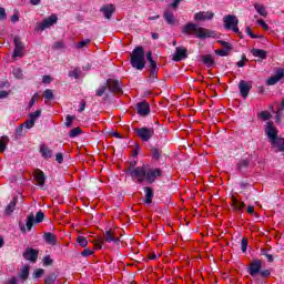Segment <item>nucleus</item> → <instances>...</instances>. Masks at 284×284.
<instances>
[{
  "label": "nucleus",
  "instance_id": "19",
  "mask_svg": "<svg viewBox=\"0 0 284 284\" xmlns=\"http://www.w3.org/2000/svg\"><path fill=\"white\" fill-rule=\"evenodd\" d=\"M136 110L140 116H148V114H150V104L145 101L139 102Z\"/></svg>",
  "mask_w": 284,
  "mask_h": 284
},
{
  "label": "nucleus",
  "instance_id": "35",
  "mask_svg": "<svg viewBox=\"0 0 284 284\" xmlns=\"http://www.w3.org/2000/svg\"><path fill=\"white\" fill-rule=\"evenodd\" d=\"M261 254H262V256H265L267 258L268 263H274V255L273 254H268V250L267 248H262L261 250Z\"/></svg>",
  "mask_w": 284,
  "mask_h": 284
},
{
  "label": "nucleus",
  "instance_id": "52",
  "mask_svg": "<svg viewBox=\"0 0 284 284\" xmlns=\"http://www.w3.org/2000/svg\"><path fill=\"white\" fill-rule=\"evenodd\" d=\"M65 48V43L63 41L54 42L53 50H63Z\"/></svg>",
  "mask_w": 284,
  "mask_h": 284
},
{
  "label": "nucleus",
  "instance_id": "42",
  "mask_svg": "<svg viewBox=\"0 0 284 284\" xmlns=\"http://www.w3.org/2000/svg\"><path fill=\"white\" fill-rule=\"evenodd\" d=\"M75 119L77 116L74 115H67L65 122H64L65 128H72V124L74 123Z\"/></svg>",
  "mask_w": 284,
  "mask_h": 284
},
{
  "label": "nucleus",
  "instance_id": "27",
  "mask_svg": "<svg viewBox=\"0 0 284 284\" xmlns=\"http://www.w3.org/2000/svg\"><path fill=\"white\" fill-rule=\"evenodd\" d=\"M43 239L48 245H57V235L51 232L44 233Z\"/></svg>",
  "mask_w": 284,
  "mask_h": 284
},
{
  "label": "nucleus",
  "instance_id": "37",
  "mask_svg": "<svg viewBox=\"0 0 284 284\" xmlns=\"http://www.w3.org/2000/svg\"><path fill=\"white\" fill-rule=\"evenodd\" d=\"M81 132H83L81 130V128H73L70 132H69V138L70 139H77V136H79V134H81Z\"/></svg>",
  "mask_w": 284,
  "mask_h": 284
},
{
  "label": "nucleus",
  "instance_id": "24",
  "mask_svg": "<svg viewBox=\"0 0 284 284\" xmlns=\"http://www.w3.org/2000/svg\"><path fill=\"white\" fill-rule=\"evenodd\" d=\"M232 206L235 212H243L245 207V202L239 201L236 197H232Z\"/></svg>",
  "mask_w": 284,
  "mask_h": 284
},
{
  "label": "nucleus",
  "instance_id": "59",
  "mask_svg": "<svg viewBox=\"0 0 284 284\" xmlns=\"http://www.w3.org/2000/svg\"><path fill=\"white\" fill-rule=\"evenodd\" d=\"M16 134L18 136H23V124H20L17 129H16Z\"/></svg>",
  "mask_w": 284,
  "mask_h": 284
},
{
  "label": "nucleus",
  "instance_id": "13",
  "mask_svg": "<svg viewBox=\"0 0 284 284\" xmlns=\"http://www.w3.org/2000/svg\"><path fill=\"white\" fill-rule=\"evenodd\" d=\"M34 223V213H30L27 216L26 225L19 223L20 232H22V234H26V232H31Z\"/></svg>",
  "mask_w": 284,
  "mask_h": 284
},
{
  "label": "nucleus",
  "instance_id": "7",
  "mask_svg": "<svg viewBox=\"0 0 284 284\" xmlns=\"http://www.w3.org/2000/svg\"><path fill=\"white\" fill-rule=\"evenodd\" d=\"M134 132L144 143H148L154 136V128L142 126L134 129Z\"/></svg>",
  "mask_w": 284,
  "mask_h": 284
},
{
  "label": "nucleus",
  "instance_id": "57",
  "mask_svg": "<svg viewBox=\"0 0 284 284\" xmlns=\"http://www.w3.org/2000/svg\"><path fill=\"white\" fill-rule=\"evenodd\" d=\"M245 61H247V58L245 57V54L242 55V60H240L236 65L237 68H245Z\"/></svg>",
  "mask_w": 284,
  "mask_h": 284
},
{
  "label": "nucleus",
  "instance_id": "1",
  "mask_svg": "<svg viewBox=\"0 0 284 284\" xmlns=\"http://www.w3.org/2000/svg\"><path fill=\"white\" fill-rule=\"evenodd\" d=\"M247 274L252 276L255 284H264L265 278L272 276V271L263 270V261L253 260L247 267Z\"/></svg>",
  "mask_w": 284,
  "mask_h": 284
},
{
  "label": "nucleus",
  "instance_id": "30",
  "mask_svg": "<svg viewBox=\"0 0 284 284\" xmlns=\"http://www.w3.org/2000/svg\"><path fill=\"white\" fill-rule=\"evenodd\" d=\"M151 156L153 161H159L163 156V151L159 150L158 146H151Z\"/></svg>",
  "mask_w": 284,
  "mask_h": 284
},
{
  "label": "nucleus",
  "instance_id": "41",
  "mask_svg": "<svg viewBox=\"0 0 284 284\" xmlns=\"http://www.w3.org/2000/svg\"><path fill=\"white\" fill-rule=\"evenodd\" d=\"M69 77L72 79H79V77H81V69H79V67L74 68L71 72H69Z\"/></svg>",
  "mask_w": 284,
  "mask_h": 284
},
{
  "label": "nucleus",
  "instance_id": "20",
  "mask_svg": "<svg viewBox=\"0 0 284 284\" xmlns=\"http://www.w3.org/2000/svg\"><path fill=\"white\" fill-rule=\"evenodd\" d=\"M163 19L168 26H174L176 23V18H174V12L172 10L168 9L163 13Z\"/></svg>",
  "mask_w": 284,
  "mask_h": 284
},
{
  "label": "nucleus",
  "instance_id": "49",
  "mask_svg": "<svg viewBox=\"0 0 284 284\" xmlns=\"http://www.w3.org/2000/svg\"><path fill=\"white\" fill-rule=\"evenodd\" d=\"M150 79L156 81L159 79V69H150Z\"/></svg>",
  "mask_w": 284,
  "mask_h": 284
},
{
  "label": "nucleus",
  "instance_id": "10",
  "mask_svg": "<svg viewBox=\"0 0 284 284\" xmlns=\"http://www.w3.org/2000/svg\"><path fill=\"white\" fill-rule=\"evenodd\" d=\"M57 21H59L57 14H51L50 17L45 18L41 23L37 24V30L43 31L47 28H52V26H54Z\"/></svg>",
  "mask_w": 284,
  "mask_h": 284
},
{
  "label": "nucleus",
  "instance_id": "6",
  "mask_svg": "<svg viewBox=\"0 0 284 284\" xmlns=\"http://www.w3.org/2000/svg\"><path fill=\"white\" fill-rule=\"evenodd\" d=\"M265 135L268 139L270 144L272 145L275 141L281 139L278 136V129L274 125V122L267 121L264 128Z\"/></svg>",
  "mask_w": 284,
  "mask_h": 284
},
{
  "label": "nucleus",
  "instance_id": "46",
  "mask_svg": "<svg viewBox=\"0 0 284 284\" xmlns=\"http://www.w3.org/2000/svg\"><path fill=\"white\" fill-rule=\"evenodd\" d=\"M13 77L16 79H23V71L21 70V68L13 69Z\"/></svg>",
  "mask_w": 284,
  "mask_h": 284
},
{
  "label": "nucleus",
  "instance_id": "36",
  "mask_svg": "<svg viewBox=\"0 0 284 284\" xmlns=\"http://www.w3.org/2000/svg\"><path fill=\"white\" fill-rule=\"evenodd\" d=\"M257 119H262L263 121H270V119H272V114L268 111H262L257 114Z\"/></svg>",
  "mask_w": 284,
  "mask_h": 284
},
{
  "label": "nucleus",
  "instance_id": "55",
  "mask_svg": "<svg viewBox=\"0 0 284 284\" xmlns=\"http://www.w3.org/2000/svg\"><path fill=\"white\" fill-rule=\"evenodd\" d=\"M139 152H141V145L134 142L133 156H139Z\"/></svg>",
  "mask_w": 284,
  "mask_h": 284
},
{
  "label": "nucleus",
  "instance_id": "51",
  "mask_svg": "<svg viewBox=\"0 0 284 284\" xmlns=\"http://www.w3.org/2000/svg\"><path fill=\"white\" fill-rule=\"evenodd\" d=\"M22 125L23 128H27V130H31V128H34V121L32 119H29Z\"/></svg>",
  "mask_w": 284,
  "mask_h": 284
},
{
  "label": "nucleus",
  "instance_id": "61",
  "mask_svg": "<svg viewBox=\"0 0 284 284\" xmlns=\"http://www.w3.org/2000/svg\"><path fill=\"white\" fill-rule=\"evenodd\" d=\"M8 19V14L6 13V9L0 8V20Z\"/></svg>",
  "mask_w": 284,
  "mask_h": 284
},
{
  "label": "nucleus",
  "instance_id": "39",
  "mask_svg": "<svg viewBox=\"0 0 284 284\" xmlns=\"http://www.w3.org/2000/svg\"><path fill=\"white\" fill-rule=\"evenodd\" d=\"M245 32L248 34V37H251V39H263V41H265V38H263L262 36L255 34L254 32H252V28L251 27H246Z\"/></svg>",
  "mask_w": 284,
  "mask_h": 284
},
{
  "label": "nucleus",
  "instance_id": "2",
  "mask_svg": "<svg viewBox=\"0 0 284 284\" xmlns=\"http://www.w3.org/2000/svg\"><path fill=\"white\" fill-rule=\"evenodd\" d=\"M182 34H186V37L193 34L196 39H210V37H214V31L199 27L196 23L189 22L182 28Z\"/></svg>",
  "mask_w": 284,
  "mask_h": 284
},
{
  "label": "nucleus",
  "instance_id": "22",
  "mask_svg": "<svg viewBox=\"0 0 284 284\" xmlns=\"http://www.w3.org/2000/svg\"><path fill=\"white\" fill-rule=\"evenodd\" d=\"M251 54L255 57V59H261V61H265L267 59V51L263 49H252Z\"/></svg>",
  "mask_w": 284,
  "mask_h": 284
},
{
  "label": "nucleus",
  "instance_id": "60",
  "mask_svg": "<svg viewBox=\"0 0 284 284\" xmlns=\"http://www.w3.org/2000/svg\"><path fill=\"white\" fill-rule=\"evenodd\" d=\"M258 26L263 28V30H270V26H267L264 20H257Z\"/></svg>",
  "mask_w": 284,
  "mask_h": 284
},
{
  "label": "nucleus",
  "instance_id": "29",
  "mask_svg": "<svg viewBox=\"0 0 284 284\" xmlns=\"http://www.w3.org/2000/svg\"><path fill=\"white\" fill-rule=\"evenodd\" d=\"M40 153L44 159H52V150L48 148L45 144L40 146Z\"/></svg>",
  "mask_w": 284,
  "mask_h": 284
},
{
  "label": "nucleus",
  "instance_id": "32",
  "mask_svg": "<svg viewBox=\"0 0 284 284\" xmlns=\"http://www.w3.org/2000/svg\"><path fill=\"white\" fill-rule=\"evenodd\" d=\"M18 276L22 281H28V278H30V265H24Z\"/></svg>",
  "mask_w": 284,
  "mask_h": 284
},
{
  "label": "nucleus",
  "instance_id": "53",
  "mask_svg": "<svg viewBox=\"0 0 284 284\" xmlns=\"http://www.w3.org/2000/svg\"><path fill=\"white\" fill-rule=\"evenodd\" d=\"M230 51L231 50L229 49H221L216 51V54H219V57H227L230 54Z\"/></svg>",
  "mask_w": 284,
  "mask_h": 284
},
{
  "label": "nucleus",
  "instance_id": "44",
  "mask_svg": "<svg viewBox=\"0 0 284 284\" xmlns=\"http://www.w3.org/2000/svg\"><path fill=\"white\" fill-rule=\"evenodd\" d=\"M39 116H41V109H38L37 111H34L33 113L29 114V118L31 119V121H33L36 123V121L39 119Z\"/></svg>",
  "mask_w": 284,
  "mask_h": 284
},
{
  "label": "nucleus",
  "instance_id": "16",
  "mask_svg": "<svg viewBox=\"0 0 284 284\" xmlns=\"http://www.w3.org/2000/svg\"><path fill=\"white\" fill-rule=\"evenodd\" d=\"M239 90L241 97H243V99H247V97H250V90H252V84L245 80H241L239 83Z\"/></svg>",
  "mask_w": 284,
  "mask_h": 284
},
{
  "label": "nucleus",
  "instance_id": "63",
  "mask_svg": "<svg viewBox=\"0 0 284 284\" xmlns=\"http://www.w3.org/2000/svg\"><path fill=\"white\" fill-rule=\"evenodd\" d=\"M42 83H52V77L51 75H44L42 78Z\"/></svg>",
  "mask_w": 284,
  "mask_h": 284
},
{
  "label": "nucleus",
  "instance_id": "28",
  "mask_svg": "<svg viewBox=\"0 0 284 284\" xmlns=\"http://www.w3.org/2000/svg\"><path fill=\"white\" fill-rule=\"evenodd\" d=\"M17 196L16 197H13V201H11L8 205H7V207H6V210H4V213L7 214V216H11L12 215V212H14V209L17 207Z\"/></svg>",
  "mask_w": 284,
  "mask_h": 284
},
{
  "label": "nucleus",
  "instance_id": "14",
  "mask_svg": "<svg viewBox=\"0 0 284 284\" xmlns=\"http://www.w3.org/2000/svg\"><path fill=\"white\" fill-rule=\"evenodd\" d=\"M33 179H34L37 185H39V187H41V190H45V187H43V185H45V173H43L41 171V169L34 170Z\"/></svg>",
  "mask_w": 284,
  "mask_h": 284
},
{
  "label": "nucleus",
  "instance_id": "15",
  "mask_svg": "<svg viewBox=\"0 0 284 284\" xmlns=\"http://www.w3.org/2000/svg\"><path fill=\"white\" fill-rule=\"evenodd\" d=\"M187 59V49L183 47H176L175 53L173 54V61H185Z\"/></svg>",
  "mask_w": 284,
  "mask_h": 284
},
{
  "label": "nucleus",
  "instance_id": "56",
  "mask_svg": "<svg viewBox=\"0 0 284 284\" xmlns=\"http://www.w3.org/2000/svg\"><path fill=\"white\" fill-rule=\"evenodd\" d=\"M232 32H235V34H237L240 37V39H243V32H241V30L239 29V26H234L233 28H231Z\"/></svg>",
  "mask_w": 284,
  "mask_h": 284
},
{
  "label": "nucleus",
  "instance_id": "54",
  "mask_svg": "<svg viewBox=\"0 0 284 284\" xmlns=\"http://www.w3.org/2000/svg\"><path fill=\"white\" fill-rule=\"evenodd\" d=\"M92 254H94V251L90 248H84L81 253V256L88 257V256H92Z\"/></svg>",
  "mask_w": 284,
  "mask_h": 284
},
{
  "label": "nucleus",
  "instance_id": "26",
  "mask_svg": "<svg viewBox=\"0 0 284 284\" xmlns=\"http://www.w3.org/2000/svg\"><path fill=\"white\" fill-rule=\"evenodd\" d=\"M8 143H10V138L8 135H2L0 138V154H3L8 150Z\"/></svg>",
  "mask_w": 284,
  "mask_h": 284
},
{
  "label": "nucleus",
  "instance_id": "21",
  "mask_svg": "<svg viewBox=\"0 0 284 284\" xmlns=\"http://www.w3.org/2000/svg\"><path fill=\"white\" fill-rule=\"evenodd\" d=\"M114 4H105L100 9V12L104 13L105 19H112V14H114Z\"/></svg>",
  "mask_w": 284,
  "mask_h": 284
},
{
  "label": "nucleus",
  "instance_id": "5",
  "mask_svg": "<svg viewBox=\"0 0 284 284\" xmlns=\"http://www.w3.org/2000/svg\"><path fill=\"white\" fill-rule=\"evenodd\" d=\"M161 176H163V170L160 168L149 170L143 168V174L138 179V183H143V181H146V183L152 185V183H155L158 179H161Z\"/></svg>",
  "mask_w": 284,
  "mask_h": 284
},
{
  "label": "nucleus",
  "instance_id": "40",
  "mask_svg": "<svg viewBox=\"0 0 284 284\" xmlns=\"http://www.w3.org/2000/svg\"><path fill=\"white\" fill-rule=\"evenodd\" d=\"M43 98L47 101H52V99H54V92H52V89L44 90Z\"/></svg>",
  "mask_w": 284,
  "mask_h": 284
},
{
  "label": "nucleus",
  "instance_id": "23",
  "mask_svg": "<svg viewBox=\"0 0 284 284\" xmlns=\"http://www.w3.org/2000/svg\"><path fill=\"white\" fill-rule=\"evenodd\" d=\"M144 192H145L144 203H146V205H150V203H152V199H154V190H152V187L150 186H145Z\"/></svg>",
  "mask_w": 284,
  "mask_h": 284
},
{
  "label": "nucleus",
  "instance_id": "18",
  "mask_svg": "<svg viewBox=\"0 0 284 284\" xmlns=\"http://www.w3.org/2000/svg\"><path fill=\"white\" fill-rule=\"evenodd\" d=\"M234 26H239V20L236 16L227 14L224 17V28L226 30H231V28H234Z\"/></svg>",
  "mask_w": 284,
  "mask_h": 284
},
{
  "label": "nucleus",
  "instance_id": "45",
  "mask_svg": "<svg viewBox=\"0 0 284 284\" xmlns=\"http://www.w3.org/2000/svg\"><path fill=\"white\" fill-rule=\"evenodd\" d=\"M43 265L45 266V267H48V266H50V265H54V260H52V257H50V255H45L44 257H43Z\"/></svg>",
  "mask_w": 284,
  "mask_h": 284
},
{
  "label": "nucleus",
  "instance_id": "62",
  "mask_svg": "<svg viewBox=\"0 0 284 284\" xmlns=\"http://www.w3.org/2000/svg\"><path fill=\"white\" fill-rule=\"evenodd\" d=\"M55 161L59 164L63 163V153H57Z\"/></svg>",
  "mask_w": 284,
  "mask_h": 284
},
{
  "label": "nucleus",
  "instance_id": "43",
  "mask_svg": "<svg viewBox=\"0 0 284 284\" xmlns=\"http://www.w3.org/2000/svg\"><path fill=\"white\" fill-rule=\"evenodd\" d=\"M77 243H79L80 247H88V239L87 237L78 236Z\"/></svg>",
  "mask_w": 284,
  "mask_h": 284
},
{
  "label": "nucleus",
  "instance_id": "4",
  "mask_svg": "<svg viewBox=\"0 0 284 284\" xmlns=\"http://www.w3.org/2000/svg\"><path fill=\"white\" fill-rule=\"evenodd\" d=\"M131 65L134 70H143L145 68V49L135 47L131 53Z\"/></svg>",
  "mask_w": 284,
  "mask_h": 284
},
{
  "label": "nucleus",
  "instance_id": "12",
  "mask_svg": "<svg viewBox=\"0 0 284 284\" xmlns=\"http://www.w3.org/2000/svg\"><path fill=\"white\" fill-rule=\"evenodd\" d=\"M102 241H104V243H114L115 245H119V243H121V237H116V233L112 229H109L103 233Z\"/></svg>",
  "mask_w": 284,
  "mask_h": 284
},
{
  "label": "nucleus",
  "instance_id": "34",
  "mask_svg": "<svg viewBox=\"0 0 284 284\" xmlns=\"http://www.w3.org/2000/svg\"><path fill=\"white\" fill-rule=\"evenodd\" d=\"M59 275L57 273H51L45 276L44 284H54Z\"/></svg>",
  "mask_w": 284,
  "mask_h": 284
},
{
  "label": "nucleus",
  "instance_id": "33",
  "mask_svg": "<svg viewBox=\"0 0 284 284\" xmlns=\"http://www.w3.org/2000/svg\"><path fill=\"white\" fill-rule=\"evenodd\" d=\"M254 8L260 17H267V10L265 9V7H263V4L256 3L254 4Z\"/></svg>",
  "mask_w": 284,
  "mask_h": 284
},
{
  "label": "nucleus",
  "instance_id": "9",
  "mask_svg": "<svg viewBox=\"0 0 284 284\" xmlns=\"http://www.w3.org/2000/svg\"><path fill=\"white\" fill-rule=\"evenodd\" d=\"M13 45H14V49H13L12 58L18 59L23 57V50H26V44H23L19 36H16L13 38Z\"/></svg>",
  "mask_w": 284,
  "mask_h": 284
},
{
  "label": "nucleus",
  "instance_id": "3",
  "mask_svg": "<svg viewBox=\"0 0 284 284\" xmlns=\"http://www.w3.org/2000/svg\"><path fill=\"white\" fill-rule=\"evenodd\" d=\"M108 90L112 94L123 93V89L121 88V82L119 80L108 79L106 82L95 91V97L104 95V101H108V93H105L108 92Z\"/></svg>",
  "mask_w": 284,
  "mask_h": 284
},
{
  "label": "nucleus",
  "instance_id": "58",
  "mask_svg": "<svg viewBox=\"0 0 284 284\" xmlns=\"http://www.w3.org/2000/svg\"><path fill=\"white\" fill-rule=\"evenodd\" d=\"M90 42V40H83L78 42L77 48L81 50V48H85V45H88Z\"/></svg>",
  "mask_w": 284,
  "mask_h": 284
},
{
  "label": "nucleus",
  "instance_id": "47",
  "mask_svg": "<svg viewBox=\"0 0 284 284\" xmlns=\"http://www.w3.org/2000/svg\"><path fill=\"white\" fill-rule=\"evenodd\" d=\"M45 274V270L43 268H38L33 271V278H41Z\"/></svg>",
  "mask_w": 284,
  "mask_h": 284
},
{
  "label": "nucleus",
  "instance_id": "50",
  "mask_svg": "<svg viewBox=\"0 0 284 284\" xmlns=\"http://www.w3.org/2000/svg\"><path fill=\"white\" fill-rule=\"evenodd\" d=\"M219 43L222 48H224V50H232V44L230 42H226L225 40H220Z\"/></svg>",
  "mask_w": 284,
  "mask_h": 284
},
{
  "label": "nucleus",
  "instance_id": "8",
  "mask_svg": "<svg viewBox=\"0 0 284 284\" xmlns=\"http://www.w3.org/2000/svg\"><path fill=\"white\" fill-rule=\"evenodd\" d=\"M143 168L144 166H136V161H131L126 169V174H129V176H131V179L134 181L143 175Z\"/></svg>",
  "mask_w": 284,
  "mask_h": 284
},
{
  "label": "nucleus",
  "instance_id": "31",
  "mask_svg": "<svg viewBox=\"0 0 284 284\" xmlns=\"http://www.w3.org/2000/svg\"><path fill=\"white\" fill-rule=\"evenodd\" d=\"M250 168V160L243 159L236 164L239 172H245Z\"/></svg>",
  "mask_w": 284,
  "mask_h": 284
},
{
  "label": "nucleus",
  "instance_id": "64",
  "mask_svg": "<svg viewBox=\"0 0 284 284\" xmlns=\"http://www.w3.org/2000/svg\"><path fill=\"white\" fill-rule=\"evenodd\" d=\"M85 110V100H81V102H80V108H79V110H78V112H83Z\"/></svg>",
  "mask_w": 284,
  "mask_h": 284
},
{
  "label": "nucleus",
  "instance_id": "25",
  "mask_svg": "<svg viewBox=\"0 0 284 284\" xmlns=\"http://www.w3.org/2000/svg\"><path fill=\"white\" fill-rule=\"evenodd\" d=\"M200 59L202 63H204V65H206L207 68H212L215 63L212 54L201 55Z\"/></svg>",
  "mask_w": 284,
  "mask_h": 284
},
{
  "label": "nucleus",
  "instance_id": "38",
  "mask_svg": "<svg viewBox=\"0 0 284 284\" xmlns=\"http://www.w3.org/2000/svg\"><path fill=\"white\" fill-rule=\"evenodd\" d=\"M44 220H45V213H43V211H38L36 213L34 222L36 223H43Z\"/></svg>",
  "mask_w": 284,
  "mask_h": 284
},
{
  "label": "nucleus",
  "instance_id": "17",
  "mask_svg": "<svg viewBox=\"0 0 284 284\" xmlns=\"http://www.w3.org/2000/svg\"><path fill=\"white\" fill-rule=\"evenodd\" d=\"M211 19H214V12L212 11H200L194 16L195 21H211Z\"/></svg>",
  "mask_w": 284,
  "mask_h": 284
},
{
  "label": "nucleus",
  "instance_id": "11",
  "mask_svg": "<svg viewBox=\"0 0 284 284\" xmlns=\"http://www.w3.org/2000/svg\"><path fill=\"white\" fill-rule=\"evenodd\" d=\"M22 256L26 261H30V263H37V261H39V251L32 247H28L22 253Z\"/></svg>",
  "mask_w": 284,
  "mask_h": 284
},
{
  "label": "nucleus",
  "instance_id": "48",
  "mask_svg": "<svg viewBox=\"0 0 284 284\" xmlns=\"http://www.w3.org/2000/svg\"><path fill=\"white\" fill-rule=\"evenodd\" d=\"M248 244H250V242H247V239L243 237L242 243H241V251L243 252V254H245V252H247Z\"/></svg>",
  "mask_w": 284,
  "mask_h": 284
}]
</instances>
